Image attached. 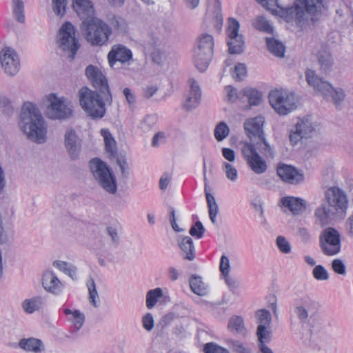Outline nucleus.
Instances as JSON below:
<instances>
[{"instance_id": "1", "label": "nucleus", "mask_w": 353, "mask_h": 353, "mask_svg": "<svg viewBox=\"0 0 353 353\" xmlns=\"http://www.w3.org/2000/svg\"><path fill=\"white\" fill-rule=\"evenodd\" d=\"M265 119L257 116L248 119L244 123V128L251 142L243 143L241 153L248 165L256 174H263L268 168L265 159L256 151V148L265 157H273L272 150L268 143L263 130Z\"/></svg>"}, {"instance_id": "2", "label": "nucleus", "mask_w": 353, "mask_h": 353, "mask_svg": "<svg viewBox=\"0 0 353 353\" xmlns=\"http://www.w3.org/2000/svg\"><path fill=\"white\" fill-rule=\"evenodd\" d=\"M21 129L28 138L37 143L46 140V122L35 104L25 102L20 114Z\"/></svg>"}, {"instance_id": "3", "label": "nucleus", "mask_w": 353, "mask_h": 353, "mask_svg": "<svg viewBox=\"0 0 353 353\" xmlns=\"http://www.w3.org/2000/svg\"><path fill=\"white\" fill-rule=\"evenodd\" d=\"M263 8L273 14H278L279 8L283 9L281 0H256ZM323 7V0H296L294 9L296 10V19L300 22L301 18L306 12L307 14L314 15L312 21L317 20L315 17L321 13Z\"/></svg>"}, {"instance_id": "4", "label": "nucleus", "mask_w": 353, "mask_h": 353, "mask_svg": "<svg viewBox=\"0 0 353 353\" xmlns=\"http://www.w3.org/2000/svg\"><path fill=\"white\" fill-rule=\"evenodd\" d=\"M85 37L92 46L105 44L112 34L111 28L96 17H88L82 22Z\"/></svg>"}, {"instance_id": "5", "label": "nucleus", "mask_w": 353, "mask_h": 353, "mask_svg": "<svg viewBox=\"0 0 353 353\" xmlns=\"http://www.w3.org/2000/svg\"><path fill=\"white\" fill-rule=\"evenodd\" d=\"M79 103L83 110L92 119H101L105 114V103L99 93L88 87L79 91Z\"/></svg>"}, {"instance_id": "6", "label": "nucleus", "mask_w": 353, "mask_h": 353, "mask_svg": "<svg viewBox=\"0 0 353 353\" xmlns=\"http://www.w3.org/2000/svg\"><path fill=\"white\" fill-rule=\"evenodd\" d=\"M347 200H327L316 209L315 215L320 225L324 227L336 219H343L346 214Z\"/></svg>"}, {"instance_id": "7", "label": "nucleus", "mask_w": 353, "mask_h": 353, "mask_svg": "<svg viewBox=\"0 0 353 353\" xmlns=\"http://www.w3.org/2000/svg\"><path fill=\"white\" fill-rule=\"evenodd\" d=\"M214 39L212 35L202 34L198 38L197 47L194 50V61L196 68L200 71H205L213 57Z\"/></svg>"}, {"instance_id": "8", "label": "nucleus", "mask_w": 353, "mask_h": 353, "mask_svg": "<svg viewBox=\"0 0 353 353\" xmlns=\"http://www.w3.org/2000/svg\"><path fill=\"white\" fill-rule=\"evenodd\" d=\"M90 168L93 176L108 192L114 193L117 190L116 179L108 165L99 159L90 161Z\"/></svg>"}, {"instance_id": "9", "label": "nucleus", "mask_w": 353, "mask_h": 353, "mask_svg": "<svg viewBox=\"0 0 353 353\" xmlns=\"http://www.w3.org/2000/svg\"><path fill=\"white\" fill-rule=\"evenodd\" d=\"M307 83L312 86L314 90L321 92L325 97L331 96L335 105H338L345 97L342 90H337L327 81L319 78L313 70H308L305 72Z\"/></svg>"}, {"instance_id": "10", "label": "nucleus", "mask_w": 353, "mask_h": 353, "mask_svg": "<svg viewBox=\"0 0 353 353\" xmlns=\"http://www.w3.org/2000/svg\"><path fill=\"white\" fill-rule=\"evenodd\" d=\"M269 101L279 114L285 115L295 109L294 96L284 90H274L269 94Z\"/></svg>"}, {"instance_id": "11", "label": "nucleus", "mask_w": 353, "mask_h": 353, "mask_svg": "<svg viewBox=\"0 0 353 353\" xmlns=\"http://www.w3.org/2000/svg\"><path fill=\"white\" fill-rule=\"evenodd\" d=\"M59 43L65 51H70V57L73 59L79 48V44L74 37V28L70 22H65L59 30Z\"/></svg>"}, {"instance_id": "12", "label": "nucleus", "mask_w": 353, "mask_h": 353, "mask_svg": "<svg viewBox=\"0 0 353 353\" xmlns=\"http://www.w3.org/2000/svg\"><path fill=\"white\" fill-rule=\"evenodd\" d=\"M85 75L91 81L92 85L103 94L104 100L110 103L112 102V95L107 79L103 72L97 67L90 65L85 69Z\"/></svg>"}, {"instance_id": "13", "label": "nucleus", "mask_w": 353, "mask_h": 353, "mask_svg": "<svg viewBox=\"0 0 353 353\" xmlns=\"http://www.w3.org/2000/svg\"><path fill=\"white\" fill-rule=\"evenodd\" d=\"M239 23L234 18H230L226 32L229 40L228 45L231 54H239L243 51L244 41L241 35L239 34Z\"/></svg>"}, {"instance_id": "14", "label": "nucleus", "mask_w": 353, "mask_h": 353, "mask_svg": "<svg viewBox=\"0 0 353 353\" xmlns=\"http://www.w3.org/2000/svg\"><path fill=\"white\" fill-rule=\"evenodd\" d=\"M49 103L48 116L51 119H64L72 114V110L63 98H57L55 94H50L47 97Z\"/></svg>"}, {"instance_id": "15", "label": "nucleus", "mask_w": 353, "mask_h": 353, "mask_svg": "<svg viewBox=\"0 0 353 353\" xmlns=\"http://www.w3.org/2000/svg\"><path fill=\"white\" fill-rule=\"evenodd\" d=\"M0 61L5 72L8 74L14 75L19 71V59L14 50L4 48L0 53Z\"/></svg>"}, {"instance_id": "16", "label": "nucleus", "mask_w": 353, "mask_h": 353, "mask_svg": "<svg viewBox=\"0 0 353 353\" xmlns=\"http://www.w3.org/2000/svg\"><path fill=\"white\" fill-rule=\"evenodd\" d=\"M203 26L205 28L214 29L220 32L223 26L221 2L218 0L214 3L213 10L208 8L205 14Z\"/></svg>"}, {"instance_id": "17", "label": "nucleus", "mask_w": 353, "mask_h": 353, "mask_svg": "<svg viewBox=\"0 0 353 353\" xmlns=\"http://www.w3.org/2000/svg\"><path fill=\"white\" fill-rule=\"evenodd\" d=\"M313 132L310 120L308 117H304L296 123L295 131L290 134V141L292 145H296L302 139L310 137Z\"/></svg>"}, {"instance_id": "18", "label": "nucleus", "mask_w": 353, "mask_h": 353, "mask_svg": "<svg viewBox=\"0 0 353 353\" xmlns=\"http://www.w3.org/2000/svg\"><path fill=\"white\" fill-rule=\"evenodd\" d=\"M41 284L44 290L51 294L58 295L64 288V284L52 270H46L41 277Z\"/></svg>"}, {"instance_id": "19", "label": "nucleus", "mask_w": 353, "mask_h": 353, "mask_svg": "<svg viewBox=\"0 0 353 353\" xmlns=\"http://www.w3.org/2000/svg\"><path fill=\"white\" fill-rule=\"evenodd\" d=\"M276 172L282 180L292 184H296L303 180V175L291 165H279Z\"/></svg>"}, {"instance_id": "20", "label": "nucleus", "mask_w": 353, "mask_h": 353, "mask_svg": "<svg viewBox=\"0 0 353 353\" xmlns=\"http://www.w3.org/2000/svg\"><path fill=\"white\" fill-rule=\"evenodd\" d=\"M314 305V302L311 299L304 296L296 301L294 313L302 323H306L309 312Z\"/></svg>"}, {"instance_id": "21", "label": "nucleus", "mask_w": 353, "mask_h": 353, "mask_svg": "<svg viewBox=\"0 0 353 353\" xmlns=\"http://www.w3.org/2000/svg\"><path fill=\"white\" fill-rule=\"evenodd\" d=\"M132 57L131 50L121 45L114 46L108 54L110 64L113 65L117 61L125 63Z\"/></svg>"}, {"instance_id": "22", "label": "nucleus", "mask_w": 353, "mask_h": 353, "mask_svg": "<svg viewBox=\"0 0 353 353\" xmlns=\"http://www.w3.org/2000/svg\"><path fill=\"white\" fill-rule=\"evenodd\" d=\"M72 6L83 21L88 17H94V10L89 0H73Z\"/></svg>"}, {"instance_id": "23", "label": "nucleus", "mask_w": 353, "mask_h": 353, "mask_svg": "<svg viewBox=\"0 0 353 353\" xmlns=\"http://www.w3.org/2000/svg\"><path fill=\"white\" fill-rule=\"evenodd\" d=\"M190 92L183 107L187 110H190L192 108L197 107L200 103L201 93L199 86L196 81L191 79H190Z\"/></svg>"}, {"instance_id": "24", "label": "nucleus", "mask_w": 353, "mask_h": 353, "mask_svg": "<svg viewBox=\"0 0 353 353\" xmlns=\"http://www.w3.org/2000/svg\"><path fill=\"white\" fill-rule=\"evenodd\" d=\"M284 212L289 210L294 214L302 213L306 208L305 200H281L279 203Z\"/></svg>"}, {"instance_id": "25", "label": "nucleus", "mask_w": 353, "mask_h": 353, "mask_svg": "<svg viewBox=\"0 0 353 353\" xmlns=\"http://www.w3.org/2000/svg\"><path fill=\"white\" fill-rule=\"evenodd\" d=\"M243 97L247 99L248 105L245 106V109H249L252 106L259 105L263 99V94L261 92L255 88L247 87L242 90Z\"/></svg>"}, {"instance_id": "26", "label": "nucleus", "mask_w": 353, "mask_h": 353, "mask_svg": "<svg viewBox=\"0 0 353 353\" xmlns=\"http://www.w3.org/2000/svg\"><path fill=\"white\" fill-rule=\"evenodd\" d=\"M19 346L25 351L34 353L41 352L44 349L43 342L35 338L23 339L19 342Z\"/></svg>"}, {"instance_id": "27", "label": "nucleus", "mask_w": 353, "mask_h": 353, "mask_svg": "<svg viewBox=\"0 0 353 353\" xmlns=\"http://www.w3.org/2000/svg\"><path fill=\"white\" fill-rule=\"evenodd\" d=\"M178 244L184 254L183 258L188 261H192L195 258V248L192 239L189 236H183L178 240Z\"/></svg>"}, {"instance_id": "28", "label": "nucleus", "mask_w": 353, "mask_h": 353, "mask_svg": "<svg viewBox=\"0 0 353 353\" xmlns=\"http://www.w3.org/2000/svg\"><path fill=\"white\" fill-rule=\"evenodd\" d=\"M228 329L231 333L236 335L245 336L247 333L243 319L240 316H233L229 319Z\"/></svg>"}, {"instance_id": "29", "label": "nucleus", "mask_w": 353, "mask_h": 353, "mask_svg": "<svg viewBox=\"0 0 353 353\" xmlns=\"http://www.w3.org/2000/svg\"><path fill=\"white\" fill-rule=\"evenodd\" d=\"M65 145L72 158L78 155L80 148L77 144V135L72 129L65 133Z\"/></svg>"}, {"instance_id": "30", "label": "nucleus", "mask_w": 353, "mask_h": 353, "mask_svg": "<svg viewBox=\"0 0 353 353\" xmlns=\"http://www.w3.org/2000/svg\"><path fill=\"white\" fill-rule=\"evenodd\" d=\"M105 143V149L111 157H114L117 154V143L108 129L103 128L100 131Z\"/></svg>"}, {"instance_id": "31", "label": "nucleus", "mask_w": 353, "mask_h": 353, "mask_svg": "<svg viewBox=\"0 0 353 353\" xmlns=\"http://www.w3.org/2000/svg\"><path fill=\"white\" fill-rule=\"evenodd\" d=\"M52 265L68 275L72 280L77 279V268L75 265L59 260L54 261L52 263Z\"/></svg>"}, {"instance_id": "32", "label": "nucleus", "mask_w": 353, "mask_h": 353, "mask_svg": "<svg viewBox=\"0 0 353 353\" xmlns=\"http://www.w3.org/2000/svg\"><path fill=\"white\" fill-rule=\"evenodd\" d=\"M43 305V299L41 296H34L25 299L22 304V308L27 314H32L38 311Z\"/></svg>"}, {"instance_id": "33", "label": "nucleus", "mask_w": 353, "mask_h": 353, "mask_svg": "<svg viewBox=\"0 0 353 353\" xmlns=\"http://www.w3.org/2000/svg\"><path fill=\"white\" fill-rule=\"evenodd\" d=\"M252 25L259 31L273 34V27L263 16H258L254 19Z\"/></svg>"}, {"instance_id": "34", "label": "nucleus", "mask_w": 353, "mask_h": 353, "mask_svg": "<svg viewBox=\"0 0 353 353\" xmlns=\"http://www.w3.org/2000/svg\"><path fill=\"white\" fill-rule=\"evenodd\" d=\"M63 312L66 315H71L70 321L72 322L74 326L77 330H79L85 322V315L78 310H71L70 309L65 308Z\"/></svg>"}, {"instance_id": "35", "label": "nucleus", "mask_w": 353, "mask_h": 353, "mask_svg": "<svg viewBox=\"0 0 353 353\" xmlns=\"http://www.w3.org/2000/svg\"><path fill=\"white\" fill-rule=\"evenodd\" d=\"M266 43L268 50L278 57H283L285 53V46L273 38H267Z\"/></svg>"}, {"instance_id": "36", "label": "nucleus", "mask_w": 353, "mask_h": 353, "mask_svg": "<svg viewBox=\"0 0 353 353\" xmlns=\"http://www.w3.org/2000/svg\"><path fill=\"white\" fill-rule=\"evenodd\" d=\"M86 285L89 292L88 299L90 303L94 307H98L99 306L100 299L96 288V284L94 279L90 278Z\"/></svg>"}, {"instance_id": "37", "label": "nucleus", "mask_w": 353, "mask_h": 353, "mask_svg": "<svg viewBox=\"0 0 353 353\" xmlns=\"http://www.w3.org/2000/svg\"><path fill=\"white\" fill-rule=\"evenodd\" d=\"M163 295V290L161 288L149 290L146 294V307L150 310L152 309Z\"/></svg>"}, {"instance_id": "38", "label": "nucleus", "mask_w": 353, "mask_h": 353, "mask_svg": "<svg viewBox=\"0 0 353 353\" xmlns=\"http://www.w3.org/2000/svg\"><path fill=\"white\" fill-rule=\"evenodd\" d=\"M190 285L192 291L199 296H204L207 293L205 285L199 276H192L190 280Z\"/></svg>"}, {"instance_id": "39", "label": "nucleus", "mask_w": 353, "mask_h": 353, "mask_svg": "<svg viewBox=\"0 0 353 353\" xmlns=\"http://www.w3.org/2000/svg\"><path fill=\"white\" fill-rule=\"evenodd\" d=\"M227 345L234 353H252L251 348L247 344L240 341L228 339Z\"/></svg>"}, {"instance_id": "40", "label": "nucleus", "mask_w": 353, "mask_h": 353, "mask_svg": "<svg viewBox=\"0 0 353 353\" xmlns=\"http://www.w3.org/2000/svg\"><path fill=\"white\" fill-rule=\"evenodd\" d=\"M322 243H336L341 245L340 235L339 232L332 228H329L324 232V241Z\"/></svg>"}, {"instance_id": "41", "label": "nucleus", "mask_w": 353, "mask_h": 353, "mask_svg": "<svg viewBox=\"0 0 353 353\" xmlns=\"http://www.w3.org/2000/svg\"><path fill=\"white\" fill-rule=\"evenodd\" d=\"M225 91L227 92V100L229 102H236L239 101L240 102L244 103L243 100V93L242 91L238 93L236 88H233L231 85H227L225 88Z\"/></svg>"}, {"instance_id": "42", "label": "nucleus", "mask_w": 353, "mask_h": 353, "mask_svg": "<svg viewBox=\"0 0 353 353\" xmlns=\"http://www.w3.org/2000/svg\"><path fill=\"white\" fill-rule=\"evenodd\" d=\"M229 128L225 122H220L214 129V137L218 141L223 140L229 134Z\"/></svg>"}, {"instance_id": "43", "label": "nucleus", "mask_w": 353, "mask_h": 353, "mask_svg": "<svg viewBox=\"0 0 353 353\" xmlns=\"http://www.w3.org/2000/svg\"><path fill=\"white\" fill-rule=\"evenodd\" d=\"M268 326L259 325L256 330V335L259 341V344H265L266 341H270L271 332L268 329Z\"/></svg>"}, {"instance_id": "44", "label": "nucleus", "mask_w": 353, "mask_h": 353, "mask_svg": "<svg viewBox=\"0 0 353 353\" xmlns=\"http://www.w3.org/2000/svg\"><path fill=\"white\" fill-rule=\"evenodd\" d=\"M256 317L259 325L270 326L272 318L269 311L266 310H259L256 313Z\"/></svg>"}, {"instance_id": "45", "label": "nucleus", "mask_w": 353, "mask_h": 353, "mask_svg": "<svg viewBox=\"0 0 353 353\" xmlns=\"http://www.w3.org/2000/svg\"><path fill=\"white\" fill-rule=\"evenodd\" d=\"M321 248L323 252L327 256H333L339 253L341 245L336 243H326L321 242Z\"/></svg>"}, {"instance_id": "46", "label": "nucleus", "mask_w": 353, "mask_h": 353, "mask_svg": "<svg viewBox=\"0 0 353 353\" xmlns=\"http://www.w3.org/2000/svg\"><path fill=\"white\" fill-rule=\"evenodd\" d=\"M14 15L19 22H23L25 16L23 14V3L21 0H14Z\"/></svg>"}, {"instance_id": "47", "label": "nucleus", "mask_w": 353, "mask_h": 353, "mask_svg": "<svg viewBox=\"0 0 353 353\" xmlns=\"http://www.w3.org/2000/svg\"><path fill=\"white\" fill-rule=\"evenodd\" d=\"M312 274L313 276L319 281H326L329 279V274L327 271L321 265L315 266L313 269Z\"/></svg>"}, {"instance_id": "48", "label": "nucleus", "mask_w": 353, "mask_h": 353, "mask_svg": "<svg viewBox=\"0 0 353 353\" xmlns=\"http://www.w3.org/2000/svg\"><path fill=\"white\" fill-rule=\"evenodd\" d=\"M276 244L282 253L288 254L291 252V245L284 236H279L276 239Z\"/></svg>"}, {"instance_id": "49", "label": "nucleus", "mask_w": 353, "mask_h": 353, "mask_svg": "<svg viewBox=\"0 0 353 353\" xmlns=\"http://www.w3.org/2000/svg\"><path fill=\"white\" fill-rule=\"evenodd\" d=\"M203 351L205 353H230L228 350L214 343H208L205 345Z\"/></svg>"}, {"instance_id": "50", "label": "nucleus", "mask_w": 353, "mask_h": 353, "mask_svg": "<svg viewBox=\"0 0 353 353\" xmlns=\"http://www.w3.org/2000/svg\"><path fill=\"white\" fill-rule=\"evenodd\" d=\"M66 0H52V8L57 16L63 17L65 12Z\"/></svg>"}, {"instance_id": "51", "label": "nucleus", "mask_w": 353, "mask_h": 353, "mask_svg": "<svg viewBox=\"0 0 353 353\" xmlns=\"http://www.w3.org/2000/svg\"><path fill=\"white\" fill-rule=\"evenodd\" d=\"M247 74L246 67L243 63H238L235 65L232 72V77L236 81L242 80Z\"/></svg>"}, {"instance_id": "52", "label": "nucleus", "mask_w": 353, "mask_h": 353, "mask_svg": "<svg viewBox=\"0 0 353 353\" xmlns=\"http://www.w3.org/2000/svg\"><path fill=\"white\" fill-rule=\"evenodd\" d=\"M325 199H345L344 192L337 187L328 188L325 192Z\"/></svg>"}, {"instance_id": "53", "label": "nucleus", "mask_w": 353, "mask_h": 353, "mask_svg": "<svg viewBox=\"0 0 353 353\" xmlns=\"http://www.w3.org/2000/svg\"><path fill=\"white\" fill-rule=\"evenodd\" d=\"M332 268L338 274L343 276L346 274V266L341 259H335L332 261Z\"/></svg>"}, {"instance_id": "54", "label": "nucleus", "mask_w": 353, "mask_h": 353, "mask_svg": "<svg viewBox=\"0 0 353 353\" xmlns=\"http://www.w3.org/2000/svg\"><path fill=\"white\" fill-rule=\"evenodd\" d=\"M209 208V216L213 223H216V215L219 212V206L216 200H207Z\"/></svg>"}, {"instance_id": "55", "label": "nucleus", "mask_w": 353, "mask_h": 353, "mask_svg": "<svg viewBox=\"0 0 353 353\" xmlns=\"http://www.w3.org/2000/svg\"><path fill=\"white\" fill-rule=\"evenodd\" d=\"M205 232V228L201 221H196L190 230V234L192 236L201 239Z\"/></svg>"}, {"instance_id": "56", "label": "nucleus", "mask_w": 353, "mask_h": 353, "mask_svg": "<svg viewBox=\"0 0 353 353\" xmlns=\"http://www.w3.org/2000/svg\"><path fill=\"white\" fill-rule=\"evenodd\" d=\"M223 168L228 179L234 181L237 179V170L234 166L228 163H224Z\"/></svg>"}, {"instance_id": "57", "label": "nucleus", "mask_w": 353, "mask_h": 353, "mask_svg": "<svg viewBox=\"0 0 353 353\" xmlns=\"http://www.w3.org/2000/svg\"><path fill=\"white\" fill-rule=\"evenodd\" d=\"M219 269L223 276H227L228 274H230V260L225 255H223L221 258Z\"/></svg>"}, {"instance_id": "58", "label": "nucleus", "mask_w": 353, "mask_h": 353, "mask_svg": "<svg viewBox=\"0 0 353 353\" xmlns=\"http://www.w3.org/2000/svg\"><path fill=\"white\" fill-rule=\"evenodd\" d=\"M142 324L143 327L147 330V331H151L154 325V318L150 313H147L145 314L142 318Z\"/></svg>"}, {"instance_id": "59", "label": "nucleus", "mask_w": 353, "mask_h": 353, "mask_svg": "<svg viewBox=\"0 0 353 353\" xmlns=\"http://www.w3.org/2000/svg\"><path fill=\"white\" fill-rule=\"evenodd\" d=\"M108 235L111 237L113 243L117 245L119 241V236L115 228L108 226L106 229Z\"/></svg>"}, {"instance_id": "60", "label": "nucleus", "mask_w": 353, "mask_h": 353, "mask_svg": "<svg viewBox=\"0 0 353 353\" xmlns=\"http://www.w3.org/2000/svg\"><path fill=\"white\" fill-rule=\"evenodd\" d=\"M298 235L304 243H307L310 241L311 235L306 228H300L298 230Z\"/></svg>"}, {"instance_id": "61", "label": "nucleus", "mask_w": 353, "mask_h": 353, "mask_svg": "<svg viewBox=\"0 0 353 353\" xmlns=\"http://www.w3.org/2000/svg\"><path fill=\"white\" fill-rule=\"evenodd\" d=\"M222 154L223 157L229 161H234L235 159V153L234 150L230 148H223Z\"/></svg>"}, {"instance_id": "62", "label": "nucleus", "mask_w": 353, "mask_h": 353, "mask_svg": "<svg viewBox=\"0 0 353 353\" xmlns=\"http://www.w3.org/2000/svg\"><path fill=\"white\" fill-rule=\"evenodd\" d=\"M170 177L168 174H164L159 180V187L161 190H165L170 183Z\"/></svg>"}, {"instance_id": "63", "label": "nucleus", "mask_w": 353, "mask_h": 353, "mask_svg": "<svg viewBox=\"0 0 353 353\" xmlns=\"http://www.w3.org/2000/svg\"><path fill=\"white\" fill-rule=\"evenodd\" d=\"M157 91V88L153 85L147 86L143 90L144 97L149 99L152 97Z\"/></svg>"}, {"instance_id": "64", "label": "nucleus", "mask_w": 353, "mask_h": 353, "mask_svg": "<svg viewBox=\"0 0 353 353\" xmlns=\"http://www.w3.org/2000/svg\"><path fill=\"white\" fill-rule=\"evenodd\" d=\"M224 279L227 285L232 288H237L239 287L238 281L234 278L230 276L228 274L227 276H223Z\"/></svg>"}]
</instances>
